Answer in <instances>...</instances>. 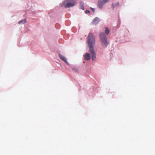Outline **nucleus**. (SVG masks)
I'll use <instances>...</instances> for the list:
<instances>
[{
  "label": "nucleus",
  "mask_w": 155,
  "mask_h": 155,
  "mask_svg": "<svg viewBox=\"0 0 155 155\" xmlns=\"http://www.w3.org/2000/svg\"><path fill=\"white\" fill-rule=\"evenodd\" d=\"M87 42L89 51L91 54L92 59L94 60L96 58V53L93 48L95 44V39L92 33H90L88 35Z\"/></svg>",
  "instance_id": "1"
},
{
  "label": "nucleus",
  "mask_w": 155,
  "mask_h": 155,
  "mask_svg": "<svg viewBox=\"0 0 155 155\" xmlns=\"http://www.w3.org/2000/svg\"><path fill=\"white\" fill-rule=\"evenodd\" d=\"M75 3L74 0H65L62 3L61 6L65 8L71 7L74 5Z\"/></svg>",
  "instance_id": "2"
},
{
  "label": "nucleus",
  "mask_w": 155,
  "mask_h": 155,
  "mask_svg": "<svg viewBox=\"0 0 155 155\" xmlns=\"http://www.w3.org/2000/svg\"><path fill=\"white\" fill-rule=\"evenodd\" d=\"M101 43L102 45L106 48L108 44L106 35L104 33H101L100 35Z\"/></svg>",
  "instance_id": "3"
},
{
  "label": "nucleus",
  "mask_w": 155,
  "mask_h": 155,
  "mask_svg": "<svg viewBox=\"0 0 155 155\" xmlns=\"http://www.w3.org/2000/svg\"><path fill=\"white\" fill-rule=\"evenodd\" d=\"M104 4L102 0H98L97 3V6L100 8L102 9Z\"/></svg>",
  "instance_id": "4"
},
{
  "label": "nucleus",
  "mask_w": 155,
  "mask_h": 155,
  "mask_svg": "<svg viewBox=\"0 0 155 155\" xmlns=\"http://www.w3.org/2000/svg\"><path fill=\"white\" fill-rule=\"evenodd\" d=\"M100 20L98 18L96 17L93 20L92 23L94 25H97L99 22Z\"/></svg>",
  "instance_id": "5"
},
{
  "label": "nucleus",
  "mask_w": 155,
  "mask_h": 155,
  "mask_svg": "<svg viewBox=\"0 0 155 155\" xmlns=\"http://www.w3.org/2000/svg\"><path fill=\"white\" fill-rule=\"evenodd\" d=\"M84 59L85 60H89L91 59L90 54L88 53H86L84 55Z\"/></svg>",
  "instance_id": "6"
},
{
  "label": "nucleus",
  "mask_w": 155,
  "mask_h": 155,
  "mask_svg": "<svg viewBox=\"0 0 155 155\" xmlns=\"http://www.w3.org/2000/svg\"><path fill=\"white\" fill-rule=\"evenodd\" d=\"M59 58L63 61L65 62V63H67V60L66 58L62 54H59Z\"/></svg>",
  "instance_id": "7"
},
{
  "label": "nucleus",
  "mask_w": 155,
  "mask_h": 155,
  "mask_svg": "<svg viewBox=\"0 0 155 155\" xmlns=\"http://www.w3.org/2000/svg\"><path fill=\"white\" fill-rule=\"evenodd\" d=\"M119 5V3L118 2H117L115 4L113 3L112 5V7L113 9H114L115 8L118 7Z\"/></svg>",
  "instance_id": "8"
},
{
  "label": "nucleus",
  "mask_w": 155,
  "mask_h": 155,
  "mask_svg": "<svg viewBox=\"0 0 155 155\" xmlns=\"http://www.w3.org/2000/svg\"><path fill=\"white\" fill-rule=\"evenodd\" d=\"M80 5L81 8L83 10H84V2H81L80 3Z\"/></svg>",
  "instance_id": "9"
},
{
  "label": "nucleus",
  "mask_w": 155,
  "mask_h": 155,
  "mask_svg": "<svg viewBox=\"0 0 155 155\" xmlns=\"http://www.w3.org/2000/svg\"><path fill=\"white\" fill-rule=\"evenodd\" d=\"M26 22V20L23 19V20H22L19 21L18 22V23L19 24H20L21 23L24 24V23H25Z\"/></svg>",
  "instance_id": "10"
},
{
  "label": "nucleus",
  "mask_w": 155,
  "mask_h": 155,
  "mask_svg": "<svg viewBox=\"0 0 155 155\" xmlns=\"http://www.w3.org/2000/svg\"><path fill=\"white\" fill-rule=\"evenodd\" d=\"M105 33L107 35L109 33L110 30H109V29H108L107 28H106V30H105Z\"/></svg>",
  "instance_id": "11"
},
{
  "label": "nucleus",
  "mask_w": 155,
  "mask_h": 155,
  "mask_svg": "<svg viewBox=\"0 0 155 155\" xmlns=\"http://www.w3.org/2000/svg\"><path fill=\"white\" fill-rule=\"evenodd\" d=\"M72 70L75 72H77L78 71V69L76 68H73Z\"/></svg>",
  "instance_id": "12"
},
{
  "label": "nucleus",
  "mask_w": 155,
  "mask_h": 155,
  "mask_svg": "<svg viewBox=\"0 0 155 155\" xmlns=\"http://www.w3.org/2000/svg\"><path fill=\"white\" fill-rule=\"evenodd\" d=\"M110 0H102L104 3L105 4L108 2Z\"/></svg>",
  "instance_id": "13"
},
{
  "label": "nucleus",
  "mask_w": 155,
  "mask_h": 155,
  "mask_svg": "<svg viewBox=\"0 0 155 155\" xmlns=\"http://www.w3.org/2000/svg\"><path fill=\"white\" fill-rule=\"evenodd\" d=\"M85 13H90V11L89 10H87L85 11Z\"/></svg>",
  "instance_id": "14"
},
{
  "label": "nucleus",
  "mask_w": 155,
  "mask_h": 155,
  "mask_svg": "<svg viewBox=\"0 0 155 155\" xmlns=\"http://www.w3.org/2000/svg\"><path fill=\"white\" fill-rule=\"evenodd\" d=\"M91 8V9H92V11H93V12H94V11H95V9H94V8Z\"/></svg>",
  "instance_id": "15"
}]
</instances>
